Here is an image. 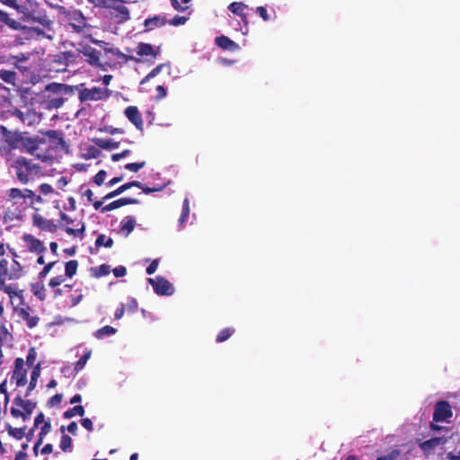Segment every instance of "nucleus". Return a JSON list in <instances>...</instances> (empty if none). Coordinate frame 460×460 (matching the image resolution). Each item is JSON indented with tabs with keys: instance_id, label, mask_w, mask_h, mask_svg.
I'll return each mask as SVG.
<instances>
[{
	"instance_id": "38",
	"label": "nucleus",
	"mask_w": 460,
	"mask_h": 460,
	"mask_svg": "<svg viewBox=\"0 0 460 460\" xmlns=\"http://www.w3.org/2000/svg\"><path fill=\"white\" fill-rule=\"evenodd\" d=\"M37 403L31 400H29L28 402L22 406V420L26 421L30 420L31 413L33 412L34 409L36 408Z\"/></svg>"
},
{
	"instance_id": "15",
	"label": "nucleus",
	"mask_w": 460,
	"mask_h": 460,
	"mask_svg": "<svg viewBox=\"0 0 460 460\" xmlns=\"http://www.w3.org/2000/svg\"><path fill=\"white\" fill-rule=\"evenodd\" d=\"M30 307L15 309L18 316L26 322V325L29 329L36 327L39 323L40 318L38 316H31L29 313Z\"/></svg>"
},
{
	"instance_id": "9",
	"label": "nucleus",
	"mask_w": 460,
	"mask_h": 460,
	"mask_svg": "<svg viewBox=\"0 0 460 460\" xmlns=\"http://www.w3.org/2000/svg\"><path fill=\"white\" fill-rule=\"evenodd\" d=\"M32 223L33 226L49 233H56L58 229L57 225L54 224L52 220L46 219L40 214H34L32 216Z\"/></svg>"
},
{
	"instance_id": "3",
	"label": "nucleus",
	"mask_w": 460,
	"mask_h": 460,
	"mask_svg": "<svg viewBox=\"0 0 460 460\" xmlns=\"http://www.w3.org/2000/svg\"><path fill=\"white\" fill-rule=\"evenodd\" d=\"M452 416L451 406L447 401H438L434 408L433 420L442 422Z\"/></svg>"
},
{
	"instance_id": "19",
	"label": "nucleus",
	"mask_w": 460,
	"mask_h": 460,
	"mask_svg": "<svg viewBox=\"0 0 460 460\" xmlns=\"http://www.w3.org/2000/svg\"><path fill=\"white\" fill-rule=\"evenodd\" d=\"M248 6L242 2H233L228 5V10L234 14L241 17L242 21L247 23V13H244V10L247 9Z\"/></svg>"
},
{
	"instance_id": "32",
	"label": "nucleus",
	"mask_w": 460,
	"mask_h": 460,
	"mask_svg": "<svg viewBox=\"0 0 460 460\" xmlns=\"http://www.w3.org/2000/svg\"><path fill=\"white\" fill-rule=\"evenodd\" d=\"M31 292L40 301L46 299V289L42 282H36L31 284Z\"/></svg>"
},
{
	"instance_id": "56",
	"label": "nucleus",
	"mask_w": 460,
	"mask_h": 460,
	"mask_svg": "<svg viewBox=\"0 0 460 460\" xmlns=\"http://www.w3.org/2000/svg\"><path fill=\"white\" fill-rule=\"evenodd\" d=\"M128 303L127 305V310L128 313H135L137 309V301L136 298L128 296Z\"/></svg>"
},
{
	"instance_id": "42",
	"label": "nucleus",
	"mask_w": 460,
	"mask_h": 460,
	"mask_svg": "<svg viewBox=\"0 0 460 460\" xmlns=\"http://www.w3.org/2000/svg\"><path fill=\"white\" fill-rule=\"evenodd\" d=\"M22 270L21 264L13 260V265H12V271L8 273V279H18L21 277L20 271Z\"/></svg>"
},
{
	"instance_id": "8",
	"label": "nucleus",
	"mask_w": 460,
	"mask_h": 460,
	"mask_svg": "<svg viewBox=\"0 0 460 460\" xmlns=\"http://www.w3.org/2000/svg\"><path fill=\"white\" fill-rule=\"evenodd\" d=\"M101 93V87L83 88L79 91L78 99L80 102L101 101V98H103Z\"/></svg>"
},
{
	"instance_id": "58",
	"label": "nucleus",
	"mask_w": 460,
	"mask_h": 460,
	"mask_svg": "<svg viewBox=\"0 0 460 460\" xmlns=\"http://www.w3.org/2000/svg\"><path fill=\"white\" fill-rule=\"evenodd\" d=\"M256 13L265 22L270 20V16L269 15L267 9L264 6H258L256 8Z\"/></svg>"
},
{
	"instance_id": "27",
	"label": "nucleus",
	"mask_w": 460,
	"mask_h": 460,
	"mask_svg": "<svg viewBox=\"0 0 460 460\" xmlns=\"http://www.w3.org/2000/svg\"><path fill=\"white\" fill-rule=\"evenodd\" d=\"M19 146H22L29 154H33L39 147L35 139L26 137H22V141H21Z\"/></svg>"
},
{
	"instance_id": "1",
	"label": "nucleus",
	"mask_w": 460,
	"mask_h": 460,
	"mask_svg": "<svg viewBox=\"0 0 460 460\" xmlns=\"http://www.w3.org/2000/svg\"><path fill=\"white\" fill-rule=\"evenodd\" d=\"M146 280L158 296H169L174 293L173 285L163 276H156L154 279L148 278Z\"/></svg>"
},
{
	"instance_id": "47",
	"label": "nucleus",
	"mask_w": 460,
	"mask_h": 460,
	"mask_svg": "<svg viewBox=\"0 0 460 460\" xmlns=\"http://www.w3.org/2000/svg\"><path fill=\"white\" fill-rule=\"evenodd\" d=\"M104 49V52L105 54H108V53H111L114 56H117L120 58H124V59H133L134 58L133 57H128L127 55H125L124 53H122L119 49L117 48H107V46H105L103 48Z\"/></svg>"
},
{
	"instance_id": "45",
	"label": "nucleus",
	"mask_w": 460,
	"mask_h": 460,
	"mask_svg": "<svg viewBox=\"0 0 460 460\" xmlns=\"http://www.w3.org/2000/svg\"><path fill=\"white\" fill-rule=\"evenodd\" d=\"M30 22H39L44 27L49 26L50 24L49 19L46 16H35L32 13H30Z\"/></svg>"
},
{
	"instance_id": "4",
	"label": "nucleus",
	"mask_w": 460,
	"mask_h": 460,
	"mask_svg": "<svg viewBox=\"0 0 460 460\" xmlns=\"http://www.w3.org/2000/svg\"><path fill=\"white\" fill-rule=\"evenodd\" d=\"M13 364L14 368L12 378L15 380L16 386H23L27 384V371L23 369L24 361L22 358H17Z\"/></svg>"
},
{
	"instance_id": "22",
	"label": "nucleus",
	"mask_w": 460,
	"mask_h": 460,
	"mask_svg": "<svg viewBox=\"0 0 460 460\" xmlns=\"http://www.w3.org/2000/svg\"><path fill=\"white\" fill-rule=\"evenodd\" d=\"M40 370H41V365L40 362H39L34 367L32 368V371L31 373V380L29 383V385L27 387L25 396L28 397L32 390L35 389L37 385L38 379L40 376Z\"/></svg>"
},
{
	"instance_id": "30",
	"label": "nucleus",
	"mask_w": 460,
	"mask_h": 460,
	"mask_svg": "<svg viewBox=\"0 0 460 460\" xmlns=\"http://www.w3.org/2000/svg\"><path fill=\"white\" fill-rule=\"evenodd\" d=\"M111 270V266L108 264L91 268L92 276L97 279L109 275Z\"/></svg>"
},
{
	"instance_id": "26",
	"label": "nucleus",
	"mask_w": 460,
	"mask_h": 460,
	"mask_svg": "<svg viewBox=\"0 0 460 460\" xmlns=\"http://www.w3.org/2000/svg\"><path fill=\"white\" fill-rule=\"evenodd\" d=\"M26 428V426L22 428H13L9 423L5 424V429L8 432V435L17 440H21L24 438Z\"/></svg>"
},
{
	"instance_id": "20",
	"label": "nucleus",
	"mask_w": 460,
	"mask_h": 460,
	"mask_svg": "<svg viewBox=\"0 0 460 460\" xmlns=\"http://www.w3.org/2000/svg\"><path fill=\"white\" fill-rule=\"evenodd\" d=\"M92 141L99 148H102L103 150L111 151L119 148V143L114 141L111 138H93Z\"/></svg>"
},
{
	"instance_id": "28",
	"label": "nucleus",
	"mask_w": 460,
	"mask_h": 460,
	"mask_svg": "<svg viewBox=\"0 0 460 460\" xmlns=\"http://www.w3.org/2000/svg\"><path fill=\"white\" fill-rule=\"evenodd\" d=\"M84 412H85V411H84V407L83 405H80V404L75 405L74 407L69 408L66 411H65L63 413V417L66 420L72 419L73 417H75L76 415L83 417L84 415Z\"/></svg>"
},
{
	"instance_id": "44",
	"label": "nucleus",
	"mask_w": 460,
	"mask_h": 460,
	"mask_svg": "<svg viewBox=\"0 0 460 460\" xmlns=\"http://www.w3.org/2000/svg\"><path fill=\"white\" fill-rule=\"evenodd\" d=\"M82 86H84L83 84H81L79 85H69V84H62L60 93H62L64 95H73L75 93V92L77 91L79 89V87H82Z\"/></svg>"
},
{
	"instance_id": "59",
	"label": "nucleus",
	"mask_w": 460,
	"mask_h": 460,
	"mask_svg": "<svg viewBox=\"0 0 460 460\" xmlns=\"http://www.w3.org/2000/svg\"><path fill=\"white\" fill-rule=\"evenodd\" d=\"M63 398V395L61 394H56L51 398L49 399L47 405L49 407H53L55 405H58L61 402Z\"/></svg>"
},
{
	"instance_id": "53",
	"label": "nucleus",
	"mask_w": 460,
	"mask_h": 460,
	"mask_svg": "<svg viewBox=\"0 0 460 460\" xmlns=\"http://www.w3.org/2000/svg\"><path fill=\"white\" fill-rule=\"evenodd\" d=\"M61 85H62L61 83L53 82V83L47 84L45 87V90L47 92L53 93H61Z\"/></svg>"
},
{
	"instance_id": "10",
	"label": "nucleus",
	"mask_w": 460,
	"mask_h": 460,
	"mask_svg": "<svg viewBox=\"0 0 460 460\" xmlns=\"http://www.w3.org/2000/svg\"><path fill=\"white\" fill-rule=\"evenodd\" d=\"M107 8L112 9L116 13H111V16L118 19L119 23H124L130 19L129 10L123 4H114L110 3Z\"/></svg>"
},
{
	"instance_id": "57",
	"label": "nucleus",
	"mask_w": 460,
	"mask_h": 460,
	"mask_svg": "<svg viewBox=\"0 0 460 460\" xmlns=\"http://www.w3.org/2000/svg\"><path fill=\"white\" fill-rule=\"evenodd\" d=\"M164 66H170V63H163V64H159L157 65L155 68H153L148 74H149V77H155L156 75H158L162 69L164 67Z\"/></svg>"
},
{
	"instance_id": "33",
	"label": "nucleus",
	"mask_w": 460,
	"mask_h": 460,
	"mask_svg": "<svg viewBox=\"0 0 460 460\" xmlns=\"http://www.w3.org/2000/svg\"><path fill=\"white\" fill-rule=\"evenodd\" d=\"M78 262L76 260H71L66 262L65 264V275L66 277L71 279L73 278L77 271Z\"/></svg>"
},
{
	"instance_id": "34",
	"label": "nucleus",
	"mask_w": 460,
	"mask_h": 460,
	"mask_svg": "<svg viewBox=\"0 0 460 460\" xmlns=\"http://www.w3.org/2000/svg\"><path fill=\"white\" fill-rule=\"evenodd\" d=\"M0 78L6 84H14L16 79V73L13 70H0Z\"/></svg>"
},
{
	"instance_id": "16",
	"label": "nucleus",
	"mask_w": 460,
	"mask_h": 460,
	"mask_svg": "<svg viewBox=\"0 0 460 460\" xmlns=\"http://www.w3.org/2000/svg\"><path fill=\"white\" fill-rule=\"evenodd\" d=\"M136 219L133 216L125 217L120 222L119 233L124 236H128L136 226Z\"/></svg>"
},
{
	"instance_id": "13",
	"label": "nucleus",
	"mask_w": 460,
	"mask_h": 460,
	"mask_svg": "<svg viewBox=\"0 0 460 460\" xmlns=\"http://www.w3.org/2000/svg\"><path fill=\"white\" fill-rule=\"evenodd\" d=\"M165 24H167V19L164 15L157 14L148 17L144 22V25L146 27L145 31H149L155 28H161Z\"/></svg>"
},
{
	"instance_id": "36",
	"label": "nucleus",
	"mask_w": 460,
	"mask_h": 460,
	"mask_svg": "<svg viewBox=\"0 0 460 460\" xmlns=\"http://www.w3.org/2000/svg\"><path fill=\"white\" fill-rule=\"evenodd\" d=\"M85 153L83 155V158L89 160L94 159L100 156L101 151L99 147L95 146H88L85 147Z\"/></svg>"
},
{
	"instance_id": "50",
	"label": "nucleus",
	"mask_w": 460,
	"mask_h": 460,
	"mask_svg": "<svg viewBox=\"0 0 460 460\" xmlns=\"http://www.w3.org/2000/svg\"><path fill=\"white\" fill-rule=\"evenodd\" d=\"M4 24L15 31H22L25 29V27L22 25L19 22L11 19L10 17H8V19L5 21Z\"/></svg>"
},
{
	"instance_id": "48",
	"label": "nucleus",
	"mask_w": 460,
	"mask_h": 460,
	"mask_svg": "<svg viewBox=\"0 0 460 460\" xmlns=\"http://www.w3.org/2000/svg\"><path fill=\"white\" fill-rule=\"evenodd\" d=\"M146 166V162H137V163H128L125 164V169L130 172H137L140 169L144 168Z\"/></svg>"
},
{
	"instance_id": "37",
	"label": "nucleus",
	"mask_w": 460,
	"mask_h": 460,
	"mask_svg": "<svg viewBox=\"0 0 460 460\" xmlns=\"http://www.w3.org/2000/svg\"><path fill=\"white\" fill-rule=\"evenodd\" d=\"M91 355H92V351L88 350L75 362V367H74L75 374H77L79 371L84 369V367H85Z\"/></svg>"
},
{
	"instance_id": "12",
	"label": "nucleus",
	"mask_w": 460,
	"mask_h": 460,
	"mask_svg": "<svg viewBox=\"0 0 460 460\" xmlns=\"http://www.w3.org/2000/svg\"><path fill=\"white\" fill-rule=\"evenodd\" d=\"M215 43L218 48L224 50H229L234 52L240 49V47L236 42H234L229 37L225 35L216 37Z\"/></svg>"
},
{
	"instance_id": "62",
	"label": "nucleus",
	"mask_w": 460,
	"mask_h": 460,
	"mask_svg": "<svg viewBox=\"0 0 460 460\" xmlns=\"http://www.w3.org/2000/svg\"><path fill=\"white\" fill-rule=\"evenodd\" d=\"M10 199H22L23 197V191L18 188H12L9 190L8 194Z\"/></svg>"
},
{
	"instance_id": "60",
	"label": "nucleus",
	"mask_w": 460,
	"mask_h": 460,
	"mask_svg": "<svg viewBox=\"0 0 460 460\" xmlns=\"http://www.w3.org/2000/svg\"><path fill=\"white\" fill-rule=\"evenodd\" d=\"M55 263H56V261H51V262L47 263L43 267L41 271L39 273V279H44L49 273V271L52 270Z\"/></svg>"
},
{
	"instance_id": "25",
	"label": "nucleus",
	"mask_w": 460,
	"mask_h": 460,
	"mask_svg": "<svg viewBox=\"0 0 460 460\" xmlns=\"http://www.w3.org/2000/svg\"><path fill=\"white\" fill-rule=\"evenodd\" d=\"M113 243L111 237H107L104 234H99L94 242L95 250H99L101 247L111 248Z\"/></svg>"
},
{
	"instance_id": "5",
	"label": "nucleus",
	"mask_w": 460,
	"mask_h": 460,
	"mask_svg": "<svg viewBox=\"0 0 460 460\" xmlns=\"http://www.w3.org/2000/svg\"><path fill=\"white\" fill-rule=\"evenodd\" d=\"M0 134L4 141L12 147L17 148L22 141V134L18 131H11L6 127L0 125Z\"/></svg>"
},
{
	"instance_id": "11",
	"label": "nucleus",
	"mask_w": 460,
	"mask_h": 460,
	"mask_svg": "<svg viewBox=\"0 0 460 460\" xmlns=\"http://www.w3.org/2000/svg\"><path fill=\"white\" fill-rule=\"evenodd\" d=\"M139 203H140V200L137 199L129 198V197L120 198V199L113 200L112 202L104 206L102 208V213H106V212L117 209V208H119L126 205L139 204Z\"/></svg>"
},
{
	"instance_id": "39",
	"label": "nucleus",
	"mask_w": 460,
	"mask_h": 460,
	"mask_svg": "<svg viewBox=\"0 0 460 460\" xmlns=\"http://www.w3.org/2000/svg\"><path fill=\"white\" fill-rule=\"evenodd\" d=\"M234 332V329L232 327H227L221 330L216 338V342L221 343L227 341Z\"/></svg>"
},
{
	"instance_id": "2",
	"label": "nucleus",
	"mask_w": 460,
	"mask_h": 460,
	"mask_svg": "<svg viewBox=\"0 0 460 460\" xmlns=\"http://www.w3.org/2000/svg\"><path fill=\"white\" fill-rule=\"evenodd\" d=\"M76 50L87 58L86 62L90 66H100V51L96 49L80 42Z\"/></svg>"
},
{
	"instance_id": "51",
	"label": "nucleus",
	"mask_w": 460,
	"mask_h": 460,
	"mask_svg": "<svg viewBox=\"0 0 460 460\" xmlns=\"http://www.w3.org/2000/svg\"><path fill=\"white\" fill-rule=\"evenodd\" d=\"M188 18L185 16L175 15L172 19L167 20V23L172 26L183 25Z\"/></svg>"
},
{
	"instance_id": "43",
	"label": "nucleus",
	"mask_w": 460,
	"mask_h": 460,
	"mask_svg": "<svg viewBox=\"0 0 460 460\" xmlns=\"http://www.w3.org/2000/svg\"><path fill=\"white\" fill-rule=\"evenodd\" d=\"M19 13H22L21 20L22 22H30V11L28 10L26 5L18 4L16 3V5L13 7Z\"/></svg>"
},
{
	"instance_id": "63",
	"label": "nucleus",
	"mask_w": 460,
	"mask_h": 460,
	"mask_svg": "<svg viewBox=\"0 0 460 460\" xmlns=\"http://www.w3.org/2000/svg\"><path fill=\"white\" fill-rule=\"evenodd\" d=\"M61 132L54 129H49L45 132V136L51 142L57 141L58 137L60 136Z\"/></svg>"
},
{
	"instance_id": "17",
	"label": "nucleus",
	"mask_w": 460,
	"mask_h": 460,
	"mask_svg": "<svg viewBox=\"0 0 460 460\" xmlns=\"http://www.w3.org/2000/svg\"><path fill=\"white\" fill-rule=\"evenodd\" d=\"M51 430V423H50V420H48V421H46L41 427H40V431L39 433V436H38V439L36 440V442L34 443V446H33V453L35 456L38 455L39 453V448L42 445L43 443V440H44V438L50 432Z\"/></svg>"
},
{
	"instance_id": "14",
	"label": "nucleus",
	"mask_w": 460,
	"mask_h": 460,
	"mask_svg": "<svg viewBox=\"0 0 460 460\" xmlns=\"http://www.w3.org/2000/svg\"><path fill=\"white\" fill-rule=\"evenodd\" d=\"M30 307L15 309L18 316L26 322V325L29 329L36 327L39 323L40 318L38 316H31L29 313Z\"/></svg>"
},
{
	"instance_id": "18",
	"label": "nucleus",
	"mask_w": 460,
	"mask_h": 460,
	"mask_svg": "<svg viewBox=\"0 0 460 460\" xmlns=\"http://www.w3.org/2000/svg\"><path fill=\"white\" fill-rule=\"evenodd\" d=\"M159 49L155 50L154 47L150 43L140 42L137 44L136 53L141 57L152 56L155 58L159 54Z\"/></svg>"
},
{
	"instance_id": "55",
	"label": "nucleus",
	"mask_w": 460,
	"mask_h": 460,
	"mask_svg": "<svg viewBox=\"0 0 460 460\" xmlns=\"http://www.w3.org/2000/svg\"><path fill=\"white\" fill-rule=\"evenodd\" d=\"M84 188H85V184H82L80 186L79 191L82 193V195L84 197H86L88 202H93V192L92 191V190H90V189L84 190Z\"/></svg>"
},
{
	"instance_id": "24",
	"label": "nucleus",
	"mask_w": 460,
	"mask_h": 460,
	"mask_svg": "<svg viewBox=\"0 0 460 460\" xmlns=\"http://www.w3.org/2000/svg\"><path fill=\"white\" fill-rule=\"evenodd\" d=\"M133 185H137V183H134L133 181H128V182H126L122 185H120L119 187H118L116 190L109 192L108 194H106L104 197H103V200H109V199H111L115 197H118L119 196L120 194H122L123 192H125L126 190L133 188Z\"/></svg>"
},
{
	"instance_id": "41",
	"label": "nucleus",
	"mask_w": 460,
	"mask_h": 460,
	"mask_svg": "<svg viewBox=\"0 0 460 460\" xmlns=\"http://www.w3.org/2000/svg\"><path fill=\"white\" fill-rule=\"evenodd\" d=\"M66 99L63 97H54L48 100L46 107L49 110L58 109L65 103Z\"/></svg>"
},
{
	"instance_id": "7",
	"label": "nucleus",
	"mask_w": 460,
	"mask_h": 460,
	"mask_svg": "<svg viewBox=\"0 0 460 460\" xmlns=\"http://www.w3.org/2000/svg\"><path fill=\"white\" fill-rule=\"evenodd\" d=\"M124 115L138 130L143 131V119L137 106L127 107Z\"/></svg>"
},
{
	"instance_id": "35",
	"label": "nucleus",
	"mask_w": 460,
	"mask_h": 460,
	"mask_svg": "<svg viewBox=\"0 0 460 460\" xmlns=\"http://www.w3.org/2000/svg\"><path fill=\"white\" fill-rule=\"evenodd\" d=\"M59 447L63 452H71L73 449V440L66 435L63 434L60 438Z\"/></svg>"
},
{
	"instance_id": "40",
	"label": "nucleus",
	"mask_w": 460,
	"mask_h": 460,
	"mask_svg": "<svg viewBox=\"0 0 460 460\" xmlns=\"http://www.w3.org/2000/svg\"><path fill=\"white\" fill-rule=\"evenodd\" d=\"M80 228L77 229L72 228L70 226H65L64 230L69 235L78 236L82 239L85 232V224L84 222H80Z\"/></svg>"
},
{
	"instance_id": "61",
	"label": "nucleus",
	"mask_w": 460,
	"mask_h": 460,
	"mask_svg": "<svg viewBox=\"0 0 460 460\" xmlns=\"http://www.w3.org/2000/svg\"><path fill=\"white\" fill-rule=\"evenodd\" d=\"M65 281V278L62 275L54 277L50 279L49 285V287L55 288H58L59 285H61Z\"/></svg>"
},
{
	"instance_id": "54",
	"label": "nucleus",
	"mask_w": 460,
	"mask_h": 460,
	"mask_svg": "<svg viewBox=\"0 0 460 460\" xmlns=\"http://www.w3.org/2000/svg\"><path fill=\"white\" fill-rule=\"evenodd\" d=\"M159 261V259L153 260L151 263L146 268V273L147 275H153L158 268Z\"/></svg>"
},
{
	"instance_id": "31",
	"label": "nucleus",
	"mask_w": 460,
	"mask_h": 460,
	"mask_svg": "<svg viewBox=\"0 0 460 460\" xmlns=\"http://www.w3.org/2000/svg\"><path fill=\"white\" fill-rule=\"evenodd\" d=\"M14 166L15 168H25L27 172H31L36 167L30 159L23 156H19L15 159Z\"/></svg>"
},
{
	"instance_id": "21",
	"label": "nucleus",
	"mask_w": 460,
	"mask_h": 460,
	"mask_svg": "<svg viewBox=\"0 0 460 460\" xmlns=\"http://www.w3.org/2000/svg\"><path fill=\"white\" fill-rule=\"evenodd\" d=\"M446 439L439 437H432L429 439L424 440L420 444V448L425 452H429L435 449L437 447L445 444Z\"/></svg>"
},
{
	"instance_id": "46",
	"label": "nucleus",
	"mask_w": 460,
	"mask_h": 460,
	"mask_svg": "<svg viewBox=\"0 0 460 460\" xmlns=\"http://www.w3.org/2000/svg\"><path fill=\"white\" fill-rule=\"evenodd\" d=\"M7 288L9 289H7V291H4V293H6L11 298H13V296H19L22 299V302H23V297L22 294V291L17 290V284H14L13 286L7 285Z\"/></svg>"
},
{
	"instance_id": "6",
	"label": "nucleus",
	"mask_w": 460,
	"mask_h": 460,
	"mask_svg": "<svg viewBox=\"0 0 460 460\" xmlns=\"http://www.w3.org/2000/svg\"><path fill=\"white\" fill-rule=\"evenodd\" d=\"M22 240L28 245V250L31 252L41 254L47 250L43 243L40 239L34 237L32 234H24L22 235Z\"/></svg>"
},
{
	"instance_id": "29",
	"label": "nucleus",
	"mask_w": 460,
	"mask_h": 460,
	"mask_svg": "<svg viewBox=\"0 0 460 460\" xmlns=\"http://www.w3.org/2000/svg\"><path fill=\"white\" fill-rule=\"evenodd\" d=\"M117 332V329L112 326L105 325L93 332V336L97 340H102L106 336L114 335Z\"/></svg>"
},
{
	"instance_id": "64",
	"label": "nucleus",
	"mask_w": 460,
	"mask_h": 460,
	"mask_svg": "<svg viewBox=\"0 0 460 460\" xmlns=\"http://www.w3.org/2000/svg\"><path fill=\"white\" fill-rule=\"evenodd\" d=\"M112 272L116 278H121L127 274V269L125 266L119 265V266L115 267L112 270Z\"/></svg>"
},
{
	"instance_id": "52",
	"label": "nucleus",
	"mask_w": 460,
	"mask_h": 460,
	"mask_svg": "<svg viewBox=\"0 0 460 460\" xmlns=\"http://www.w3.org/2000/svg\"><path fill=\"white\" fill-rule=\"evenodd\" d=\"M107 172L105 170H100L93 178V181L98 185L101 186L106 178Z\"/></svg>"
},
{
	"instance_id": "23",
	"label": "nucleus",
	"mask_w": 460,
	"mask_h": 460,
	"mask_svg": "<svg viewBox=\"0 0 460 460\" xmlns=\"http://www.w3.org/2000/svg\"><path fill=\"white\" fill-rule=\"evenodd\" d=\"M190 217V200L186 197L182 202L181 213L178 220V231H181L184 228V225Z\"/></svg>"
},
{
	"instance_id": "49",
	"label": "nucleus",
	"mask_w": 460,
	"mask_h": 460,
	"mask_svg": "<svg viewBox=\"0 0 460 460\" xmlns=\"http://www.w3.org/2000/svg\"><path fill=\"white\" fill-rule=\"evenodd\" d=\"M37 358V352L35 348H30L26 357V364L28 367H32Z\"/></svg>"
}]
</instances>
